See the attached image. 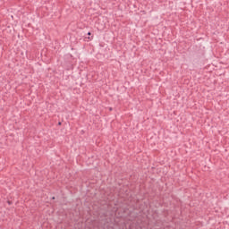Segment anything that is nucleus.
I'll list each match as a JSON object with an SVG mask.
<instances>
[{
    "instance_id": "nucleus-1",
    "label": "nucleus",
    "mask_w": 229,
    "mask_h": 229,
    "mask_svg": "<svg viewBox=\"0 0 229 229\" xmlns=\"http://www.w3.org/2000/svg\"><path fill=\"white\" fill-rule=\"evenodd\" d=\"M88 40H92V38L90 37H88Z\"/></svg>"
},
{
    "instance_id": "nucleus-2",
    "label": "nucleus",
    "mask_w": 229,
    "mask_h": 229,
    "mask_svg": "<svg viewBox=\"0 0 229 229\" xmlns=\"http://www.w3.org/2000/svg\"><path fill=\"white\" fill-rule=\"evenodd\" d=\"M88 35H89V36H90V35H91V33H90V32H88Z\"/></svg>"
},
{
    "instance_id": "nucleus-3",
    "label": "nucleus",
    "mask_w": 229,
    "mask_h": 229,
    "mask_svg": "<svg viewBox=\"0 0 229 229\" xmlns=\"http://www.w3.org/2000/svg\"><path fill=\"white\" fill-rule=\"evenodd\" d=\"M58 124L61 125V124H62V122H59Z\"/></svg>"
},
{
    "instance_id": "nucleus-4",
    "label": "nucleus",
    "mask_w": 229,
    "mask_h": 229,
    "mask_svg": "<svg viewBox=\"0 0 229 229\" xmlns=\"http://www.w3.org/2000/svg\"><path fill=\"white\" fill-rule=\"evenodd\" d=\"M52 199H55V197H53Z\"/></svg>"
}]
</instances>
